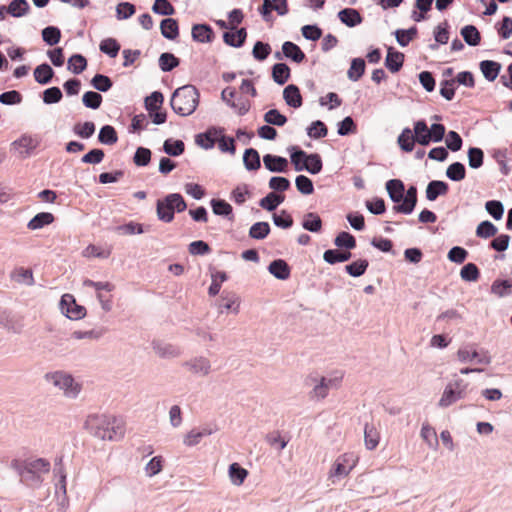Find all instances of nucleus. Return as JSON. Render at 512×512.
<instances>
[{
  "mask_svg": "<svg viewBox=\"0 0 512 512\" xmlns=\"http://www.w3.org/2000/svg\"><path fill=\"white\" fill-rule=\"evenodd\" d=\"M84 427L92 436L101 440L118 441L125 434L123 420L113 415H89L84 423Z\"/></svg>",
  "mask_w": 512,
  "mask_h": 512,
  "instance_id": "obj_1",
  "label": "nucleus"
},
{
  "mask_svg": "<svg viewBox=\"0 0 512 512\" xmlns=\"http://www.w3.org/2000/svg\"><path fill=\"white\" fill-rule=\"evenodd\" d=\"M199 99L200 94L195 86L184 85L173 92L170 105L176 114L189 116L196 110Z\"/></svg>",
  "mask_w": 512,
  "mask_h": 512,
  "instance_id": "obj_2",
  "label": "nucleus"
},
{
  "mask_svg": "<svg viewBox=\"0 0 512 512\" xmlns=\"http://www.w3.org/2000/svg\"><path fill=\"white\" fill-rule=\"evenodd\" d=\"M187 209V203L180 193H170L156 202V214L160 221L170 223L174 220L175 212L181 213Z\"/></svg>",
  "mask_w": 512,
  "mask_h": 512,
  "instance_id": "obj_3",
  "label": "nucleus"
},
{
  "mask_svg": "<svg viewBox=\"0 0 512 512\" xmlns=\"http://www.w3.org/2000/svg\"><path fill=\"white\" fill-rule=\"evenodd\" d=\"M44 378L48 383L62 390L64 395L68 398L74 399L80 393L81 386L75 382L72 375L64 371L46 373Z\"/></svg>",
  "mask_w": 512,
  "mask_h": 512,
  "instance_id": "obj_4",
  "label": "nucleus"
},
{
  "mask_svg": "<svg viewBox=\"0 0 512 512\" xmlns=\"http://www.w3.org/2000/svg\"><path fill=\"white\" fill-rule=\"evenodd\" d=\"M60 309L62 313L71 320H79L86 315V308L77 304L74 296L68 293L62 295Z\"/></svg>",
  "mask_w": 512,
  "mask_h": 512,
  "instance_id": "obj_5",
  "label": "nucleus"
},
{
  "mask_svg": "<svg viewBox=\"0 0 512 512\" xmlns=\"http://www.w3.org/2000/svg\"><path fill=\"white\" fill-rule=\"evenodd\" d=\"M417 200V188L412 185L403 194L402 203L394 205L392 209L395 213L409 215L414 211Z\"/></svg>",
  "mask_w": 512,
  "mask_h": 512,
  "instance_id": "obj_6",
  "label": "nucleus"
},
{
  "mask_svg": "<svg viewBox=\"0 0 512 512\" xmlns=\"http://www.w3.org/2000/svg\"><path fill=\"white\" fill-rule=\"evenodd\" d=\"M12 467L21 477V481L27 486L38 487L43 481L42 476L23 466L22 463L18 462L17 460L12 462Z\"/></svg>",
  "mask_w": 512,
  "mask_h": 512,
  "instance_id": "obj_7",
  "label": "nucleus"
},
{
  "mask_svg": "<svg viewBox=\"0 0 512 512\" xmlns=\"http://www.w3.org/2000/svg\"><path fill=\"white\" fill-rule=\"evenodd\" d=\"M457 356L459 361L463 363L475 360L476 363L478 364L488 365L491 362V357L488 355L487 351L479 352L477 350H474L470 352L467 349H459L457 352Z\"/></svg>",
  "mask_w": 512,
  "mask_h": 512,
  "instance_id": "obj_8",
  "label": "nucleus"
},
{
  "mask_svg": "<svg viewBox=\"0 0 512 512\" xmlns=\"http://www.w3.org/2000/svg\"><path fill=\"white\" fill-rule=\"evenodd\" d=\"M192 39L199 43H211L215 37L212 27L206 23L194 24L191 30Z\"/></svg>",
  "mask_w": 512,
  "mask_h": 512,
  "instance_id": "obj_9",
  "label": "nucleus"
},
{
  "mask_svg": "<svg viewBox=\"0 0 512 512\" xmlns=\"http://www.w3.org/2000/svg\"><path fill=\"white\" fill-rule=\"evenodd\" d=\"M263 163L265 168L273 173H284L288 168V160L285 157L273 154L264 155Z\"/></svg>",
  "mask_w": 512,
  "mask_h": 512,
  "instance_id": "obj_10",
  "label": "nucleus"
},
{
  "mask_svg": "<svg viewBox=\"0 0 512 512\" xmlns=\"http://www.w3.org/2000/svg\"><path fill=\"white\" fill-rule=\"evenodd\" d=\"M299 155L301 159L304 161V170L309 172L312 175L318 174L321 172L323 168L322 159L319 154L312 153L307 154L303 150H299Z\"/></svg>",
  "mask_w": 512,
  "mask_h": 512,
  "instance_id": "obj_11",
  "label": "nucleus"
},
{
  "mask_svg": "<svg viewBox=\"0 0 512 512\" xmlns=\"http://www.w3.org/2000/svg\"><path fill=\"white\" fill-rule=\"evenodd\" d=\"M223 128L211 127L204 133H199L195 136V142L203 149H211L215 145V137L223 133Z\"/></svg>",
  "mask_w": 512,
  "mask_h": 512,
  "instance_id": "obj_12",
  "label": "nucleus"
},
{
  "mask_svg": "<svg viewBox=\"0 0 512 512\" xmlns=\"http://www.w3.org/2000/svg\"><path fill=\"white\" fill-rule=\"evenodd\" d=\"M183 366L188 368L192 373L206 376L211 371V363L205 357H195L183 363Z\"/></svg>",
  "mask_w": 512,
  "mask_h": 512,
  "instance_id": "obj_13",
  "label": "nucleus"
},
{
  "mask_svg": "<svg viewBox=\"0 0 512 512\" xmlns=\"http://www.w3.org/2000/svg\"><path fill=\"white\" fill-rule=\"evenodd\" d=\"M247 38L246 28H239L234 31L231 29L223 33V41L231 47L240 48L244 45Z\"/></svg>",
  "mask_w": 512,
  "mask_h": 512,
  "instance_id": "obj_14",
  "label": "nucleus"
},
{
  "mask_svg": "<svg viewBox=\"0 0 512 512\" xmlns=\"http://www.w3.org/2000/svg\"><path fill=\"white\" fill-rule=\"evenodd\" d=\"M337 16L341 23L349 28L356 27L363 21V17L360 12L354 8H344L338 12Z\"/></svg>",
  "mask_w": 512,
  "mask_h": 512,
  "instance_id": "obj_15",
  "label": "nucleus"
},
{
  "mask_svg": "<svg viewBox=\"0 0 512 512\" xmlns=\"http://www.w3.org/2000/svg\"><path fill=\"white\" fill-rule=\"evenodd\" d=\"M403 63L404 54L396 51L393 47H389L385 58L386 68L392 73H397L402 68Z\"/></svg>",
  "mask_w": 512,
  "mask_h": 512,
  "instance_id": "obj_16",
  "label": "nucleus"
},
{
  "mask_svg": "<svg viewBox=\"0 0 512 512\" xmlns=\"http://www.w3.org/2000/svg\"><path fill=\"white\" fill-rule=\"evenodd\" d=\"M268 271L279 280H287L291 274V268L283 259H275L270 262Z\"/></svg>",
  "mask_w": 512,
  "mask_h": 512,
  "instance_id": "obj_17",
  "label": "nucleus"
},
{
  "mask_svg": "<svg viewBox=\"0 0 512 512\" xmlns=\"http://www.w3.org/2000/svg\"><path fill=\"white\" fill-rule=\"evenodd\" d=\"M386 190L390 199L397 204H401L403 194L405 193L404 183L399 179H391L386 182Z\"/></svg>",
  "mask_w": 512,
  "mask_h": 512,
  "instance_id": "obj_18",
  "label": "nucleus"
},
{
  "mask_svg": "<svg viewBox=\"0 0 512 512\" xmlns=\"http://www.w3.org/2000/svg\"><path fill=\"white\" fill-rule=\"evenodd\" d=\"M339 380L337 378H326L321 377L320 382L315 385L313 390L311 391V396L324 399L331 388H335L338 385Z\"/></svg>",
  "mask_w": 512,
  "mask_h": 512,
  "instance_id": "obj_19",
  "label": "nucleus"
},
{
  "mask_svg": "<svg viewBox=\"0 0 512 512\" xmlns=\"http://www.w3.org/2000/svg\"><path fill=\"white\" fill-rule=\"evenodd\" d=\"M218 307L221 313L223 312V309H226L231 310L234 314H237L240 307V297L233 292L224 291L221 295Z\"/></svg>",
  "mask_w": 512,
  "mask_h": 512,
  "instance_id": "obj_20",
  "label": "nucleus"
},
{
  "mask_svg": "<svg viewBox=\"0 0 512 512\" xmlns=\"http://www.w3.org/2000/svg\"><path fill=\"white\" fill-rule=\"evenodd\" d=\"M283 98L286 104L292 108H299L302 106L303 99L298 86L294 84L287 85L283 90Z\"/></svg>",
  "mask_w": 512,
  "mask_h": 512,
  "instance_id": "obj_21",
  "label": "nucleus"
},
{
  "mask_svg": "<svg viewBox=\"0 0 512 512\" xmlns=\"http://www.w3.org/2000/svg\"><path fill=\"white\" fill-rule=\"evenodd\" d=\"M152 347L154 352L161 358H175L181 354V350L178 347L160 341H153Z\"/></svg>",
  "mask_w": 512,
  "mask_h": 512,
  "instance_id": "obj_22",
  "label": "nucleus"
},
{
  "mask_svg": "<svg viewBox=\"0 0 512 512\" xmlns=\"http://www.w3.org/2000/svg\"><path fill=\"white\" fill-rule=\"evenodd\" d=\"M449 190L446 182L441 180H432L426 188V198L429 201H435L439 196L445 195Z\"/></svg>",
  "mask_w": 512,
  "mask_h": 512,
  "instance_id": "obj_23",
  "label": "nucleus"
},
{
  "mask_svg": "<svg viewBox=\"0 0 512 512\" xmlns=\"http://www.w3.org/2000/svg\"><path fill=\"white\" fill-rule=\"evenodd\" d=\"M352 253L348 250L328 249L323 253V259L326 263L334 265L350 260Z\"/></svg>",
  "mask_w": 512,
  "mask_h": 512,
  "instance_id": "obj_24",
  "label": "nucleus"
},
{
  "mask_svg": "<svg viewBox=\"0 0 512 512\" xmlns=\"http://www.w3.org/2000/svg\"><path fill=\"white\" fill-rule=\"evenodd\" d=\"M161 34L168 40H175L179 36V25L176 19L164 18L160 23Z\"/></svg>",
  "mask_w": 512,
  "mask_h": 512,
  "instance_id": "obj_25",
  "label": "nucleus"
},
{
  "mask_svg": "<svg viewBox=\"0 0 512 512\" xmlns=\"http://www.w3.org/2000/svg\"><path fill=\"white\" fill-rule=\"evenodd\" d=\"M282 53L286 58L291 59L296 63H301L306 58V55L301 48L291 41L283 43Z\"/></svg>",
  "mask_w": 512,
  "mask_h": 512,
  "instance_id": "obj_26",
  "label": "nucleus"
},
{
  "mask_svg": "<svg viewBox=\"0 0 512 512\" xmlns=\"http://www.w3.org/2000/svg\"><path fill=\"white\" fill-rule=\"evenodd\" d=\"M414 139L416 143L422 146H428L430 144L429 128L425 120H418L414 123Z\"/></svg>",
  "mask_w": 512,
  "mask_h": 512,
  "instance_id": "obj_27",
  "label": "nucleus"
},
{
  "mask_svg": "<svg viewBox=\"0 0 512 512\" xmlns=\"http://www.w3.org/2000/svg\"><path fill=\"white\" fill-rule=\"evenodd\" d=\"M479 68L486 80L494 81L501 70V64L493 60H483L479 64Z\"/></svg>",
  "mask_w": 512,
  "mask_h": 512,
  "instance_id": "obj_28",
  "label": "nucleus"
},
{
  "mask_svg": "<svg viewBox=\"0 0 512 512\" xmlns=\"http://www.w3.org/2000/svg\"><path fill=\"white\" fill-rule=\"evenodd\" d=\"M465 395L461 393V391L454 390L451 386L446 385L443 394L438 402V406L442 408H447L457 402L460 399H463Z\"/></svg>",
  "mask_w": 512,
  "mask_h": 512,
  "instance_id": "obj_29",
  "label": "nucleus"
},
{
  "mask_svg": "<svg viewBox=\"0 0 512 512\" xmlns=\"http://www.w3.org/2000/svg\"><path fill=\"white\" fill-rule=\"evenodd\" d=\"M54 74V70L48 63H42L34 69L35 81L41 85L50 83Z\"/></svg>",
  "mask_w": 512,
  "mask_h": 512,
  "instance_id": "obj_30",
  "label": "nucleus"
},
{
  "mask_svg": "<svg viewBox=\"0 0 512 512\" xmlns=\"http://www.w3.org/2000/svg\"><path fill=\"white\" fill-rule=\"evenodd\" d=\"M302 227L312 233H319L322 230V219L315 212H308L304 215Z\"/></svg>",
  "mask_w": 512,
  "mask_h": 512,
  "instance_id": "obj_31",
  "label": "nucleus"
},
{
  "mask_svg": "<svg viewBox=\"0 0 512 512\" xmlns=\"http://www.w3.org/2000/svg\"><path fill=\"white\" fill-rule=\"evenodd\" d=\"M243 163L248 171H256L261 167L260 155L254 148H247L243 154Z\"/></svg>",
  "mask_w": 512,
  "mask_h": 512,
  "instance_id": "obj_32",
  "label": "nucleus"
},
{
  "mask_svg": "<svg viewBox=\"0 0 512 512\" xmlns=\"http://www.w3.org/2000/svg\"><path fill=\"white\" fill-rule=\"evenodd\" d=\"M7 14L12 17H23L30 11V5L26 0H12L8 6H6Z\"/></svg>",
  "mask_w": 512,
  "mask_h": 512,
  "instance_id": "obj_33",
  "label": "nucleus"
},
{
  "mask_svg": "<svg viewBox=\"0 0 512 512\" xmlns=\"http://www.w3.org/2000/svg\"><path fill=\"white\" fill-rule=\"evenodd\" d=\"M272 78L278 85H284L290 78V68L286 63H276L272 66Z\"/></svg>",
  "mask_w": 512,
  "mask_h": 512,
  "instance_id": "obj_34",
  "label": "nucleus"
},
{
  "mask_svg": "<svg viewBox=\"0 0 512 512\" xmlns=\"http://www.w3.org/2000/svg\"><path fill=\"white\" fill-rule=\"evenodd\" d=\"M284 199V195L270 192L259 201V205L261 208L272 212L276 210V208L284 201Z\"/></svg>",
  "mask_w": 512,
  "mask_h": 512,
  "instance_id": "obj_35",
  "label": "nucleus"
},
{
  "mask_svg": "<svg viewBox=\"0 0 512 512\" xmlns=\"http://www.w3.org/2000/svg\"><path fill=\"white\" fill-rule=\"evenodd\" d=\"M229 478L232 484L240 486L244 483L248 476V471L243 468L239 463H232L228 469Z\"/></svg>",
  "mask_w": 512,
  "mask_h": 512,
  "instance_id": "obj_36",
  "label": "nucleus"
},
{
  "mask_svg": "<svg viewBox=\"0 0 512 512\" xmlns=\"http://www.w3.org/2000/svg\"><path fill=\"white\" fill-rule=\"evenodd\" d=\"M54 221V216L49 212H40L36 214L27 224L30 230H38Z\"/></svg>",
  "mask_w": 512,
  "mask_h": 512,
  "instance_id": "obj_37",
  "label": "nucleus"
},
{
  "mask_svg": "<svg viewBox=\"0 0 512 512\" xmlns=\"http://www.w3.org/2000/svg\"><path fill=\"white\" fill-rule=\"evenodd\" d=\"M460 34L469 46H477L481 42L480 32L474 25L462 27Z\"/></svg>",
  "mask_w": 512,
  "mask_h": 512,
  "instance_id": "obj_38",
  "label": "nucleus"
},
{
  "mask_svg": "<svg viewBox=\"0 0 512 512\" xmlns=\"http://www.w3.org/2000/svg\"><path fill=\"white\" fill-rule=\"evenodd\" d=\"M212 211L215 215L231 219L233 217L232 206L223 199H212L210 201Z\"/></svg>",
  "mask_w": 512,
  "mask_h": 512,
  "instance_id": "obj_39",
  "label": "nucleus"
},
{
  "mask_svg": "<svg viewBox=\"0 0 512 512\" xmlns=\"http://www.w3.org/2000/svg\"><path fill=\"white\" fill-rule=\"evenodd\" d=\"M365 60L363 58H354L351 61L347 76L351 81H358L365 73Z\"/></svg>",
  "mask_w": 512,
  "mask_h": 512,
  "instance_id": "obj_40",
  "label": "nucleus"
},
{
  "mask_svg": "<svg viewBox=\"0 0 512 512\" xmlns=\"http://www.w3.org/2000/svg\"><path fill=\"white\" fill-rule=\"evenodd\" d=\"M397 143L404 152H412L416 143L412 130L408 127L404 128L398 136Z\"/></svg>",
  "mask_w": 512,
  "mask_h": 512,
  "instance_id": "obj_41",
  "label": "nucleus"
},
{
  "mask_svg": "<svg viewBox=\"0 0 512 512\" xmlns=\"http://www.w3.org/2000/svg\"><path fill=\"white\" fill-rule=\"evenodd\" d=\"M334 245L340 249L350 251L356 247L357 243L355 237L351 233L342 231L335 237Z\"/></svg>",
  "mask_w": 512,
  "mask_h": 512,
  "instance_id": "obj_42",
  "label": "nucleus"
},
{
  "mask_svg": "<svg viewBox=\"0 0 512 512\" xmlns=\"http://www.w3.org/2000/svg\"><path fill=\"white\" fill-rule=\"evenodd\" d=\"M271 231L270 225L268 222H256L249 229V237L255 240H263L265 239Z\"/></svg>",
  "mask_w": 512,
  "mask_h": 512,
  "instance_id": "obj_43",
  "label": "nucleus"
},
{
  "mask_svg": "<svg viewBox=\"0 0 512 512\" xmlns=\"http://www.w3.org/2000/svg\"><path fill=\"white\" fill-rule=\"evenodd\" d=\"M162 149L167 155L177 157L184 153L185 144L182 140L167 139L164 141Z\"/></svg>",
  "mask_w": 512,
  "mask_h": 512,
  "instance_id": "obj_44",
  "label": "nucleus"
},
{
  "mask_svg": "<svg viewBox=\"0 0 512 512\" xmlns=\"http://www.w3.org/2000/svg\"><path fill=\"white\" fill-rule=\"evenodd\" d=\"M12 145L15 148H23L25 151H21L24 157L29 156L31 151H33L38 146V141L31 136L23 135L19 139L15 140Z\"/></svg>",
  "mask_w": 512,
  "mask_h": 512,
  "instance_id": "obj_45",
  "label": "nucleus"
},
{
  "mask_svg": "<svg viewBox=\"0 0 512 512\" xmlns=\"http://www.w3.org/2000/svg\"><path fill=\"white\" fill-rule=\"evenodd\" d=\"M98 141L104 145H113L118 141V135L115 128L111 125L101 127L98 134Z\"/></svg>",
  "mask_w": 512,
  "mask_h": 512,
  "instance_id": "obj_46",
  "label": "nucleus"
},
{
  "mask_svg": "<svg viewBox=\"0 0 512 512\" xmlns=\"http://www.w3.org/2000/svg\"><path fill=\"white\" fill-rule=\"evenodd\" d=\"M446 176L455 182L462 181L466 177V168L461 162H454L446 169Z\"/></svg>",
  "mask_w": 512,
  "mask_h": 512,
  "instance_id": "obj_47",
  "label": "nucleus"
},
{
  "mask_svg": "<svg viewBox=\"0 0 512 512\" xmlns=\"http://www.w3.org/2000/svg\"><path fill=\"white\" fill-rule=\"evenodd\" d=\"M179 64L180 60L172 53L165 52L159 57V67L163 72H170Z\"/></svg>",
  "mask_w": 512,
  "mask_h": 512,
  "instance_id": "obj_48",
  "label": "nucleus"
},
{
  "mask_svg": "<svg viewBox=\"0 0 512 512\" xmlns=\"http://www.w3.org/2000/svg\"><path fill=\"white\" fill-rule=\"evenodd\" d=\"M364 441L365 446L369 450H373L379 443V433L373 425L368 423L364 427Z\"/></svg>",
  "mask_w": 512,
  "mask_h": 512,
  "instance_id": "obj_49",
  "label": "nucleus"
},
{
  "mask_svg": "<svg viewBox=\"0 0 512 512\" xmlns=\"http://www.w3.org/2000/svg\"><path fill=\"white\" fill-rule=\"evenodd\" d=\"M41 35L43 41L49 46H54L58 44L61 39V31L56 26L45 27L42 30Z\"/></svg>",
  "mask_w": 512,
  "mask_h": 512,
  "instance_id": "obj_50",
  "label": "nucleus"
},
{
  "mask_svg": "<svg viewBox=\"0 0 512 512\" xmlns=\"http://www.w3.org/2000/svg\"><path fill=\"white\" fill-rule=\"evenodd\" d=\"M90 84L94 89L100 92H107L113 86V82L110 79V77L100 73H97L93 76V78L90 81Z\"/></svg>",
  "mask_w": 512,
  "mask_h": 512,
  "instance_id": "obj_51",
  "label": "nucleus"
},
{
  "mask_svg": "<svg viewBox=\"0 0 512 512\" xmlns=\"http://www.w3.org/2000/svg\"><path fill=\"white\" fill-rule=\"evenodd\" d=\"M418 29L416 26H412L409 29H398L395 31V37L398 44L402 47L408 46V44L417 35Z\"/></svg>",
  "mask_w": 512,
  "mask_h": 512,
  "instance_id": "obj_52",
  "label": "nucleus"
},
{
  "mask_svg": "<svg viewBox=\"0 0 512 512\" xmlns=\"http://www.w3.org/2000/svg\"><path fill=\"white\" fill-rule=\"evenodd\" d=\"M87 67V60L82 54H73L68 59V70L74 74H81Z\"/></svg>",
  "mask_w": 512,
  "mask_h": 512,
  "instance_id": "obj_53",
  "label": "nucleus"
},
{
  "mask_svg": "<svg viewBox=\"0 0 512 512\" xmlns=\"http://www.w3.org/2000/svg\"><path fill=\"white\" fill-rule=\"evenodd\" d=\"M120 44L114 38H107L101 41L99 49L102 53L115 58L120 51Z\"/></svg>",
  "mask_w": 512,
  "mask_h": 512,
  "instance_id": "obj_54",
  "label": "nucleus"
},
{
  "mask_svg": "<svg viewBox=\"0 0 512 512\" xmlns=\"http://www.w3.org/2000/svg\"><path fill=\"white\" fill-rule=\"evenodd\" d=\"M497 232V227L488 220L480 222L476 228V236L483 239L494 237L497 235Z\"/></svg>",
  "mask_w": 512,
  "mask_h": 512,
  "instance_id": "obj_55",
  "label": "nucleus"
},
{
  "mask_svg": "<svg viewBox=\"0 0 512 512\" xmlns=\"http://www.w3.org/2000/svg\"><path fill=\"white\" fill-rule=\"evenodd\" d=\"M103 101V97L96 91H87L82 96V103L85 107L96 110L98 109Z\"/></svg>",
  "mask_w": 512,
  "mask_h": 512,
  "instance_id": "obj_56",
  "label": "nucleus"
},
{
  "mask_svg": "<svg viewBox=\"0 0 512 512\" xmlns=\"http://www.w3.org/2000/svg\"><path fill=\"white\" fill-rule=\"evenodd\" d=\"M460 277L467 282H475L480 277V270L474 263L465 264L460 270Z\"/></svg>",
  "mask_w": 512,
  "mask_h": 512,
  "instance_id": "obj_57",
  "label": "nucleus"
},
{
  "mask_svg": "<svg viewBox=\"0 0 512 512\" xmlns=\"http://www.w3.org/2000/svg\"><path fill=\"white\" fill-rule=\"evenodd\" d=\"M369 266V262L366 259L356 260L345 266L346 272L352 277L362 276Z\"/></svg>",
  "mask_w": 512,
  "mask_h": 512,
  "instance_id": "obj_58",
  "label": "nucleus"
},
{
  "mask_svg": "<svg viewBox=\"0 0 512 512\" xmlns=\"http://www.w3.org/2000/svg\"><path fill=\"white\" fill-rule=\"evenodd\" d=\"M22 465L39 474L40 476H42V474L48 473L50 470V463L43 458L26 461L22 463Z\"/></svg>",
  "mask_w": 512,
  "mask_h": 512,
  "instance_id": "obj_59",
  "label": "nucleus"
},
{
  "mask_svg": "<svg viewBox=\"0 0 512 512\" xmlns=\"http://www.w3.org/2000/svg\"><path fill=\"white\" fill-rule=\"evenodd\" d=\"M467 156H468V163L471 168L478 169L483 165L484 152L481 148L470 147L468 149Z\"/></svg>",
  "mask_w": 512,
  "mask_h": 512,
  "instance_id": "obj_60",
  "label": "nucleus"
},
{
  "mask_svg": "<svg viewBox=\"0 0 512 512\" xmlns=\"http://www.w3.org/2000/svg\"><path fill=\"white\" fill-rule=\"evenodd\" d=\"M264 121L269 125L284 126L287 123V117L280 113L278 109H270L264 114Z\"/></svg>",
  "mask_w": 512,
  "mask_h": 512,
  "instance_id": "obj_61",
  "label": "nucleus"
},
{
  "mask_svg": "<svg viewBox=\"0 0 512 512\" xmlns=\"http://www.w3.org/2000/svg\"><path fill=\"white\" fill-rule=\"evenodd\" d=\"M272 48L269 43L257 41L252 49V55L257 61H264L271 54Z\"/></svg>",
  "mask_w": 512,
  "mask_h": 512,
  "instance_id": "obj_62",
  "label": "nucleus"
},
{
  "mask_svg": "<svg viewBox=\"0 0 512 512\" xmlns=\"http://www.w3.org/2000/svg\"><path fill=\"white\" fill-rule=\"evenodd\" d=\"M307 134L314 139H320L328 134L327 126L321 120H316L307 128Z\"/></svg>",
  "mask_w": 512,
  "mask_h": 512,
  "instance_id": "obj_63",
  "label": "nucleus"
},
{
  "mask_svg": "<svg viewBox=\"0 0 512 512\" xmlns=\"http://www.w3.org/2000/svg\"><path fill=\"white\" fill-rule=\"evenodd\" d=\"M96 126L91 121H86L84 123H77L73 127V132L84 139L90 138L95 132Z\"/></svg>",
  "mask_w": 512,
  "mask_h": 512,
  "instance_id": "obj_64",
  "label": "nucleus"
}]
</instances>
